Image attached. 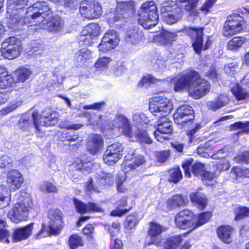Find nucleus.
Wrapping results in <instances>:
<instances>
[{"label": "nucleus", "mask_w": 249, "mask_h": 249, "mask_svg": "<svg viewBox=\"0 0 249 249\" xmlns=\"http://www.w3.org/2000/svg\"><path fill=\"white\" fill-rule=\"evenodd\" d=\"M15 80L11 74H8L5 68L0 67V89H6L12 86Z\"/></svg>", "instance_id": "obj_30"}, {"label": "nucleus", "mask_w": 249, "mask_h": 249, "mask_svg": "<svg viewBox=\"0 0 249 249\" xmlns=\"http://www.w3.org/2000/svg\"><path fill=\"white\" fill-rule=\"evenodd\" d=\"M231 91L235 98L238 101L249 99V91H247L241 88L238 84L231 88Z\"/></svg>", "instance_id": "obj_35"}, {"label": "nucleus", "mask_w": 249, "mask_h": 249, "mask_svg": "<svg viewBox=\"0 0 249 249\" xmlns=\"http://www.w3.org/2000/svg\"><path fill=\"white\" fill-rule=\"evenodd\" d=\"M126 71L124 65L122 63H118L114 67L113 72L116 76L122 75Z\"/></svg>", "instance_id": "obj_61"}, {"label": "nucleus", "mask_w": 249, "mask_h": 249, "mask_svg": "<svg viewBox=\"0 0 249 249\" xmlns=\"http://www.w3.org/2000/svg\"><path fill=\"white\" fill-rule=\"evenodd\" d=\"M229 101L228 95L226 93H224L220 94L213 100L208 102L207 106L209 109L216 111L228 105Z\"/></svg>", "instance_id": "obj_28"}, {"label": "nucleus", "mask_w": 249, "mask_h": 249, "mask_svg": "<svg viewBox=\"0 0 249 249\" xmlns=\"http://www.w3.org/2000/svg\"><path fill=\"white\" fill-rule=\"evenodd\" d=\"M96 178L99 183L102 185H110L114 180V178L111 173L100 171L97 174Z\"/></svg>", "instance_id": "obj_38"}, {"label": "nucleus", "mask_w": 249, "mask_h": 249, "mask_svg": "<svg viewBox=\"0 0 249 249\" xmlns=\"http://www.w3.org/2000/svg\"><path fill=\"white\" fill-rule=\"evenodd\" d=\"M103 145L104 141L101 136L94 134L89 137L87 147L91 154L97 155L102 150Z\"/></svg>", "instance_id": "obj_23"}, {"label": "nucleus", "mask_w": 249, "mask_h": 249, "mask_svg": "<svg viewBox=\"0 0 249 249\" xmlns=\"http://www.w3.org/2000/svg\"><path fill=\"white\" fill-rule=\"evenodd\" d=\"M94 7L92 0H83L80 3L79 11L81 15L86 18L92 19L98 18L102 14V7L97 6L95 10L91 11L90 9Z\"/></svg>", "instance_id": "obj_19"}, {"label": "nucleus", "mask_w": 249, "mask_h": 249, "mask_svg": "<svg viewBox=\"0 0 249 249\" xmlns=\"http://www.w3.org/2000/svg\"><path fill=\"white\" fill-rule=\"evenodd\" d=\"M24 179L22 174L17 170L9 171L6 175V182L10 191H16L20 188Z\"/></svg>", "instance_id": "obj_21"}, {"label": "nucleus", "mask_w": 249, "mask_h": 249, "mask_svg": "<svg viewBox=\"0 0 249 249\" xmlns=\"http://www.w3.org/2000/svg\"><path fill=\"white\" fill-rule=\"evenodd\" d=\"M199 0H176L180 8L187 11H193L196 8Z\"/></svg>", "instance_id": "obj_39"}, {"label": "nucleus", "mask_w": 249, "mask_h": 249, "mask_svg": "<svg viewBox=\"0 0 249 249\" xmlns=\"http://www.w3.org/2000/svg\"><path fill=\"white\" fill-rule=\"evenodd\" d=\"M21 44L16 37L11 36L2 43L1 53L2 56L8 59L18 57L21 51Z\"/></svg>", "instance_id": "obj_11"}, {"label": "nucleus", "mask_w": 249, "mask_h": 249, "mask_svg": "<svg viewBox=\"0 0 249 249\" xmlns=\"http://www.w3.org/2000/svg\"><path fill=\"white\" fill-rule=\"evenodd\" d=\"M216 1V0H206L203 4L199 8V10L205 14H207Z\"/></svg>", "instance_id": "obj_57"}, {"label": "nucleus", "mask_w": 249, "mask_h": 249, "mask_svg": "<svg viewBox=\"0 0 249 249\" xmlns=\"http://www.w3.org/2000/svg\"><path fill=\"white\" fill-rule=\"evenodd\" d=\"M22 104L21 101H17L12 103L9 106L3 108L0 111V113L1 115H6L8 113L13 111L16 109L18 107H19Z\"/></svg>", "instance_id": "obj_55"}, {"label": "nucleus", "mask_w": 249, "mask_h": 249, "mask_svg": "<svg viewBox=\"0 0 249 249\" xmlns=\"http://www.w3.org/2000/svg\"><path fill=\"white\" fill-rule=\"evenodd\" d=\"M68 244L71 249H76L83 245L81 238L77 235H72L70 236Z\"/></svg>", "instance_id": "obj_46"}, {"label": "nucleus", "mask_w": 249, "mask_h": 249, "mask_svg": "<svg viewBox=\"0 0 249 249\" xmlns=\"http://www.w3.org/2000/svg\"><path fill=\"white\" fill-rule=\"evenodd\" d=\"M100 27L95 23L89 24L81 32L78 37L79 43L83 45H90L94 37L99 34Z\"/></svg>", "instance_id": "obj_17"}, {"label": "nucleus", "mask_w": 249, "mask_h": 249, "mask_svg": "<svg viewBox=\"0 0 249 249\" xmlns=\"http://www.w3.org/2000/svg\"><path fill=\"white\" fill-rule=\"evenodd\" d=\"M132 120L134 124L137 127V129H138L139 126H140L141 128L148 127V120L145 114L138 112L135 113L133 115Z\"/></svg>", "instance_id": "obj_33"}, {"label": "nucleus", "mask_w": 249, "mask_h": 249, "mask_svg": "<svg viewBox=\"0 0 249 249\" xmlns=\"http://www.w3.org/2000/svg\"><path fill=\"white\" fill-rule=\"evenodd\" d=\"M135 215H129L126 218L124 222V228L128 231L131 230L139 223Z\"/></svg>", "instance_id": "obj_48"}, {"label": "nucleus", "mask_w": 249, "mask_h": 249, "mask_svg": "<svg viewBox=\"0 0 249 249\" xmlns=\"http://www.w3.org/2000/svg\"><path fill=\"white\" fill-rule=\"evenodd\" d=\"M227 149L224 147L219 150L216 153L212 155V158L213 159H221L224 158L227 155Z\"/></svg>", "instance_id": "obj_62"}, {"label": "nucleus", "mask_w": 249, "mask_h": 249, "mask_svg": "<svg viewBox=\"0 0 249 249\" xmlns=\"http://www.w3.org/2000/svg\"><path fill=\"white\" fill-rule=\"evenodd\" d=\"M172 103L162 96L154 97L149 102V110L158 118L157 128L154 132L156 139L161 142L169 140L173 131L172 122L166 116L173 109Z\"/></svg>", "instance_id": "obj_3"}, {"label": "nucleus", "mask_w": 249, "mask_h": 249, "mask_svg": "<svg viewBox=\"0 0 249 249\" xmlns=\"http://www.w3.org/2000/svg\"><path fill=\"white\" fill-rule=\"evenodd\" d=\"M53 13L50 11L48 3L46 1H37L29 8L27 13L26 24L27 27L38 25L48 32L59 33L63 28V22L59 17L52 18Z\"/></svg>", "instance_id": "obj_1"}, {"label": "nucleus", "mask_w": 249, "mask_h": 249, "mask_svg": "<svg viewBox=\"0 0 249 249\" xmlns=\"http://www.w3.org/2000/svg\"><path fill=\"white\" fill-rule=\"evenodd\" d=\"M219 174V172L215 171L214 173L210 172L208 171H206V170L204 171V174H203L201 176V178L202 180L204 181L205 180H211L213 179L215 177Z\"/></svg>", "instance_id": "obj_63"}, {"label": "nucleus", "mask_w": 249, "mask_h": 249, "mask_svg": "<svg viewBox=\"0 0 249 249\" xmlns=\"http://www.w3.org/2000/svg\"><path fill=\"white\" fill-rule=\"evenodd\" d=\"M163 19L168 24L176 23L182 18V10L174 1L164 2L161 7Z\"/></svg>", "instance_id": "obj_12"}, {"label": "nucleus", "mask_w": 249, "mask_h": 249, "mask_svg": "<svg viewBox=\"0 0 249 249\" xmlns=\"http://www.w3.org/2000/svg\"><path fill=\"white\" fill-rule=\"evenodd\" d=\"M246 42V39L244 37H234L228 42L227 48L231 51H238Z\"/></svg>", "instance_id": "obj_36"}, {"label": "nucleus", "mask_w": 249, "mask_h": 249, "mask_svg": "<svg viewBox=\"0 0 249 249\" xmlns=\"http://www.w3.org/2000/svg\"><path fill=\"white\" fill-rule=\"evenodd\" d=\"M31 74V71L28 68H20L18 69L15 73L17 81L23 82L29 78Z\"/></svg>", "instance_id": "obj_41"}, {"label": "nucleus", "mask_w": 249, "mask_h": 249, "mask_svg": "<svg viewBox=\"0 0 249 249\" xmlns=\"http://www.w3.org/2000/svg\"><path fill=\"white\" fill-rule=\"evenodd\" d=\"M58 119L55 113H51L50 109H45L38 115L36 112L32 114V118L28 115H23L19 120L18 127L23 131L28 129L33 125L39 131V126H50L56 124Z\"/></svg>", "instance_id": "obj_6"}, {"label": "nucleus", "mask_w": 249, "mask_h": 249, "mask_svg": "<svg viewBox=\"0 0 249 249\" xmlns=\"http://www.w3.org/2000/svg\"><path fill=\"white\" fill-rule=\"evenodd\" d=\"M17 201L14 207L8 213V217L14 223H18L25 220L30 210H36L30 195L23 190L17 193L14 197Z\"/></svg>", "instance_id": "obj_5"}, {"label": "nucleus", "mask_w": 249, "mask_h": 249, "mask_svg": "<svg viewBox=\"0 0 249 249\" xmlns=\"http://www.w3.org/2000/svg\"><path fill=\"white\" fill-rule=\"evenodd\" d=\"M212 213L210 212H204L199 214L197 218L195 216V226L196 228L205 224L210 219Z\"/></svg>", "instance_id": "obj_42"}, {"label": "nucleus", "mask_w": 249, "mask_h": 249, "mask_svg": "<svg viewBox=\"0 0 249 249\" xmlns=\"http://www.w3.org/2000/svg\"><path fill=\"white\" fill-rule=\"evenodd\" d=\"M193 159L191 158L186 160L182 163V167L184 170L185 176L187 178L191 177L190 165L192 163Z\"/></svg>", "instance_id": "obj_60"}, {"label": "nucleus", "mask_w": 249, "mask_h": 249, "mask_svg": "<svg viewBox=\"0 0 249 249\" xmlns=\"http://www.w3.org/2000/svg\"><path fill=\"white\" fill-rule=\"evenodd\" d=\"M12 160L6 155L0 157V168H10L12 166Z\"/></svg>", "instance_id": "obj_58"}, {"label": "nucleus", "mask_w": 249, "mask_h": 249, "mask_svg": "<svg viewBox=\"0 0 249 249\" xmlns=\"http://www.w3.org/2000/svg\"><path fill=\"white\" fill-rule=\"evenodd\" d=\"M230 167V164L228 160L226 159H223L219 161L216 165V172L224 171L228 170Z\"/></svg>", "instance_id": "obj_59"}, {"label": "nucleus", "mask_w": 249, "mask_h": 249, "mask_svg": "<svg viewBox=\"0 0 249 249\" xmlns=\"http://www.w3.org/2000/svg\"><path fill=\"white\" fill-rule=\"evenodd\" d=\"M171 82L174 84V90L176 92L186 90L195 99L205 96L210 89L209 82L201 79L199 73L193 70L182 71L173 78Z\"/></svg>", "instance_id": "obj_2"}, {"label": "nucleus", "mask_w": 249, "mask_h": 249, "mask_svg": "<svg viewBox=\"0 0 249 249\" xmlns=\"http://www.w3.org/2000/svg\"><path fill=\"white\" fill-rule=\"evenodd\" d=\"M231 173H233L237 177H244L249 178V169L248 168L239 166L234 167L232 168Z\"/></svg>", "instance_id": "obj_53"}, {"label": "nucleus", "mask_w": 249, "mask_h": 249, "mask_svg": "<svg viewBox=\"0 0 249 249\" xmlns=\"http://www.w3.org/2000/svg\"><path fill=\"white\" fill-rule=\"evenodd\" d=\"M168 180L174 183H177L182 178V172L179 167L171 169L169 171Z\"/></svg>", "instance_id": "obj_43"}, {"label": "nucleus", "mask_w": 249, "mask_h": 249, "mask_svg": "<svg viewBox=\"0 0 249 249\" xmlns=\"http://www.w3.org/2000/svg\"><path fill=\"white\" fill-rule=\"evenodd\" d=\"M33 223L22 228L14 230L12 238L14 242H20L28 239L32 234L34 229Z\"/></svg>", "instance_id": "obj_25"}, {"label": "nucleus", "mask_w": 249, "mask_h": 249, "mask_svg": "<svg viewBox=\"0 0 249 249\" xmlns=\"http://www.w3.org/2000/svg\"><path fill=\"white\" fill-rule=\"evenodd\" d=\"M185 32L195 40L193 43L194 49L196 53L199 54L203 47V30L202 27H186Z\"/></svg>", "instance_id": "obj_20"}, {"label": "nucleus", "mask_w": 249, "mask_h": 249, "mask_svg": "<svg viewBox=\"0 0 249 249\" xmlns=\"http://www.w3.org/2000/svg\"><path fill=\"white\" fill-rule=\"evenodd\" d=\"M119 39L117 32L113 30L107 32L98 46L100 52H106L114 49L118 44Z\"/></svg>", "instance_id": "obj_18"}, {"label": "nucleus", "mask_w": 249, "mask_h": 249, "mask_svg": "<svg viewBox=\"0 0 249 249\" xmlns=\"http://www.w3.org/2000/svg\"><path fill=\"white\" fill-rule=\"evenodd\" d=\"M149 226L148 233L152 238V243L158 247L161 246L162 243L159 235L166 231L167 228L155 222L150 223Z\"/></svg>", "instance_id": "obj_22"}, {"label": "nucleus", "mask_w": 249, "mask_h": 249, "mask_svg": "<svg viewBox=\"0 0 249 249\" xmlns=\"http://www.w3.org/2000/svg\"><path fill=\"white\" fill-rule=\"evenodd\" d=\"M232 229L229 226H223L218 228L217 232L218 237L225 243H230L231 241V234Z\"/></svg>", "instance_id": "obj_32"}, {"label": "nucleus", "mask_w": 249, "mask_h": 249, "mask_svg": "<svg viewBox=\"0 0 249 249\" xmlns=\"http://www.w3.org/2000/svg\"><path fill=\"white\" fill-rule=\"evenodd\" d=\"M159 81V79H156L151 75H147L143 76L140 81L139 85L141 87L147 88L150 84H155Z\"/></svg>", "instance_id": "obj_51"}, {"label": "nucleus", "mask_w": 249, "mask_h": 249, "mask_svg": "<svg viewBox=\"0 0 249 249\" xmlns=\"http://www.w3.org/2000/svg\"><path fill=\"white\" fill-rule=\"evenodd\" d=\"M138 23L144 29H150L155 26L159 21L157 8L153 1L142 4L137 16Z\"/></svg>", "instance_id": "obj_8"}, {"label": "nucleus", "mask_w": 249, "mask_h": 249, "mask_svg": "<svg viewBox=\"0 0 249 249\" xmlns=\"http://www.w3.org/2000/svg\"><path fill=\"white\" fill-rule=\"evenodd\" d=\"M169 153L168 151H163L157 154L158 160L161 163L164 162L168 158Z\"/></svg>", "instance_id": "obj_64"}, {"label": "nucleus", "mask_w": 249, "mask_h": 249, "mask_svg": "<svg viewBox=\"0 0 249 249\" xmlns=\"http://www.w3.org/2000/svg\"><path fill=\"white\" fill-rule=\"evenodd\" d=\"M28 0H7V17L9 18V26L14 30H20L22 26H27V11L24 8Z\"/></svg>", "instance_id": "obj_7"}, {"label": "nucleus", "mask_w": 249, "mask_h": 249, "mask_svg": "<svg viewBox=\"0 0 249 249\" xmlns=\"http://www.w3.org/2000/svg\"><path fill=\"white\" fill-rule=\"evenodd\" d=\"M177 226L181 229H190V231L196 229L195 226V215L193 212L185 209L178 213L175 217Z\"/></svg>", "instance_id": "obj_15"}, {"label": "nucleus", "mask_w": 249, "mask_h": 249, "mask_svg": "<svg viewBox=\"0 0 249 249\" xmlns=\"http://www.w3.org/2000/svg\"><path fill=\"white\" fill-rule=\"evenodd\" d=\"M177 35L175 33L167 31H163L160 35L155 36V41L160 40L162 44H167L175 40Z\"/></svg>", "instance_id": "obj_37"}, {"label": "nucleus", "mask_w": 249, "mask_h": 249, "mask_svg": "<svg viewBox=\"0 0 249 249\" xmlns=\"http://www.w3.org/2000/svg\"><path fill=\"white\" fill-rule=\"evenodd\" d=\"M91 55V52L87 48H83L78 51L75 55L74 60L79 64H84Z\"/></svg>", "instance_id": "obj_34"}, {"label": "nucleus", "mask_w": 249, "mask_h": 249, "mask_svg": "<svg viewBox=\"0 0 249 249\" xmlns=\"http://www.w3.org/2000/svg\"><path fill=\"white\" fill-rule=\"evenodd\" d=\"M0 241L6 244H9L10 241L9 238L10 237V232L5 229L7 226L6 221L4 220L0 219Z\"/></svg>", "instance_id": "obj_40"}, {"label": "nucleus", "mask_w": 249, "mask_h": 249, "mask_svg": "<svg viewBox=\"0 0 249 249\" xmlns=\"http://www.w3.org/2000/svg\"><path fill=\"white\" fill-rule=\"evenodd\" d=\"M239 70L240 67L238 64L235 62L226 65L224 67L225 72L230 75L235 74Z\"/></svg>", "instance_id": "obj_52"}, {"label": "nucleus", "mask_w": 249, "mask_h": 249, "mask_svg": "<svg viewBox=\"0 0 249 249\" xmlns=\"http://www.w3.org/2000/svg\"><path fill=\"white\" fill-rule=\"evenodd\" d=\"M110 61V59L108 57H103L100 58L95 64L96 71L97 73L104 71L108 67V64Z\"/></svg>", "instance_id": "obj_44"}, {"label": "nucleus", "mask_w": 249, "mask_h": 249, "mask_svg": "<svg viewBox=\"0 0 249 249\" xmlns=\"http://www.w3.org/2000/svg\"><path fill=\"white\" fill-rule=\"evenodd\" d=\"M205 171L204 164L197 162L192 165L191 172L196 177H201Z\"/></svg>", "instance_id": "obj_49"}, {"label": "nucleus", "mask_w": 249, "mask_h": 249, "mask_svg": "<svg viewBox=\"0 0 249 249\" xmlns=\"http://www.w3.org/2000/svg\"><path fill=\"white\" fill-rule=\"evenodd\" d=\"M244 18L239 14L233 13L227 17L222 30L223 35L230 37L241 33L243 30Z\"/></svg>", "instance_id": "obj_10"}, {"label": "nucleus", "mask_w": 249, "mask_h": 249, "mask_svg": "<svg viewBox=\"0 0 249 249\" xmlns=\"http://www.w3.org/2000/svg\"><path fill=\"white\" fill-rule=\"evenodd\" d=\"M234 213V219L236 221L239 220L245 216H249V209L246 207H238L235 209Z\"/></svg>", "instance_id": "obj_50"}, {"label": "nucleus", "mask_w": 249, "mask_h": 249, "mask_svg": "<svg viewBox=\"0 0 249 249\" xmlns=\"http://www.w3.org/2000/svg\"><path fill=\"white\" fill-rule=\"evenodd\" d=\"M144 39V34L138 27L130 28L126 33L125 40L133 45H139Z\"/></svg>", "instance_id": "obj_27"}, {"label": "nucleus", "mask_w": 249, "mask_h": 249, "mask_svg": "<svg viewBox=\"0 0 249 249\" xmlns=\"http://www.w3.org/2000/svg\"><path fill=\"white\" fill-rule=\"evenodd\" d=\"M188 202L186 197L181 195H174L167 201V207L171 210L182 206H185Z\"/></svg>", "instance_id": "obj_29"}, {"label": "nucleus", "mask_w": 249, "mask_h": 249, "mask_svg": "<svg viewBox=\"0 0 249 249\" xmlns=\"http://www.w3.org/2000/svg\"><path fill=\"white\" fill-rule=\"evenodd\" d=\"M181 235H178L172 237L167 240L164 244V249H190L191 244L190 241H186L182 245L180 246L182 242Z\"/></svg>", "instance_id": "obj_26"}, {"label": "nucleus", "mask_w": 249, "mask_h": 249, "mask_svg": "<svg viewBox=\"0 0 249 249\" xmlns=\"http://www.w3.org/2000/svg\"><path fill=\"white\" fill-rule=\"evenodd\" d=\"M131 159V162L128 164V167L131 169H135L139 166L142 165L145 161L142 155L136 156V154L133 153Z\"/></svg>", "instance_id": "obj_45"}, {"label": "nucleus", "mask_w": 249, "mask_h": 249, "mask_svg": "<svg viewBox=\"0 0 249 249\" xmlns=\"http://www.w3.org/2000/svg\"><path fill=\"white\" fill-rule=\"evenodd\" d=\"M124 147L120 142H115L108 145L103 155L105 163L109 165L116 163L123 155Z\"/></svg>", "instance_id": "obj_14"}, {"label": "nucleus", "mask_w": 249, "mask_h": 249, "mask_svg": "<svg viewBox=\"0 0 249 249\" xmlns=\"http://www.w3.org/2000/svg\"><path fill=\"white\" fill-rule=\"evenodd\" d=\"M133 10L134 3L132 1L119 3L117 4L114 13L109 14L107 22L111 25L119 21H124L129 13H132Z\"/></svg>", "instance_id": "obj_13"}, {"label": "nucleus", "mask_w": 249, "mask_h": 249, "mask_svg": "<svg viewBox=\"0 0 249 249\" xmlns=\"http://www.w3.org/2000/svg\"><path fill=\"white\" fill-rule=\"evenodd\" d=\"M230 129L231 130L240 129L242 130V132H248L249 130V122H246L245 123L241 122L235 123L231 125Z\"/></svg>", "instance_id": "obj_56"}, {"label": "nucleus", "mask_w": 249, "mask_h": 249, "mask_svg": "<svg viewBox=\"0 0 249 249\" xmlns=\"http://www.w3.org/2000/svg\"><path fill=\"white\" fill-rule=\"evenodd\" d=\"M194 112L192 107L188 105L180 106L174 114L175 122L181 125L192 123L194 119Z\"/></svg>", "instance_id": "obj_16"}, {"label": "nucleus", "mask_w": 249, "mask_h": 249, "mask_svg": "<svg viewBox=\"0 0 249 249\" xmlns=\"http://www.w3.org/2000/svg\"><path fill=\"white\" fill-rule=\"evenodd\" d=\"M73 204L77 212L80 213H85L89 212H100L102 208L98 204L89 202L86 205L82 201L74 198L73 199Z\"/></svg>", "instance_id": "obj_24"}, {"label": "nucleus", "mask_w": 249, "mask_h": 249, "mask_svg": "<svg viewBox=\"0 0 249 249\" xmlns=\"http://www.w3.org/2000/svg\"><path fill=\"white\" fill-rule=\"evenodd\" d=\"M61 212L57 209L49 211L50 224L48 227L42 224L41 230L35 237L36 239L44 238L52 235H57L62 229Z\"/></svg>", "instance_id": "obj_9"}, {"label": "nucleus", "mask_w": 249, "mask_h": 249, "mask_svg": "<svg viewBox=\"0 0 249 249\" xmlns=\"http://www.w3.org/2000/svg\"><path fill=\"white\" fill-rule=\"evenodd\" d=\"M111 125L110 124L108 126H101L103 133L105 135H108L110 137L115 133L116 129L129 137L133 141H138L142 143L151 144L152 140L149 137V134L145 130L146 128H141L138 126V129L135 132H132L128 119L123 115H119L116 117V119L112 121Z\"/></svg>", "instance_id": "obj_4"}, {"label": "nucleus", "mask_w": 249, "mask_h": 249, "mask_svg": "<svg viewBox=\"0 0 249 249\" xmlns=\"http://www.w3.org/2000/svg\"><path fill=\"white\" fill-rule=\"evenodd\" d=\"M190 200L200 209H203L207 204V199L205 196L200 193H192L190 195Z\"/></svg>", "instance_id": "obj_31"}, {"label": "nucleus", "mask_w": 249, "mask_h": 249, "mask_svg": "<svg viewBox=\"0 0 249 249\" xmlns=\"http://www.w3.org/2000/svg\"><path fill=\"white\" fill-rule=\"evenodd\" d=\"M92 165V163L90 162L83 164L81 161L79 163H73L72 164V166L77 170H82L84 174L92 172V169L91 168Z\"/></svg>", "instance_id": "obj_54"}, {"label": "nucleus", "mask_w": 249, "mask_h": 249, "mask_svg": "<svg viewBox=\"0 0 249 249\" xmlns=\"http://www.w3.org/2000/svg\"><path fill=\"white\" fill-rule=\"evenodd\" d=\"M168 58L166 60L168 64H174L177 67V63L182 64L183 62L184 55L183 53L177 54L175 52L171 53Z\"/></svg>", "instance_id": "obj_47"}]
</instances>
